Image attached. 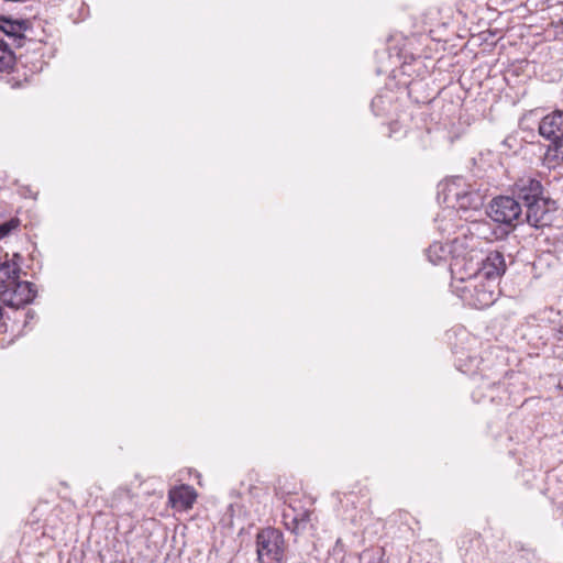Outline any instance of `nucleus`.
Wrapping results in <instances>:
<instances>
[{
  "instance_id": "4468645a",
  "label": "nucleus",
  "mask_w": 563,
  "mask_h": 563,
  "mask_svg": "<svg viewBox=\"0 0 563 563\" xmlns=\"http://www.w3.org/2000/svg\"><path fill=\"white\" fill-rule=\"evenodd\" d=\"M484 205V195L478 190L474 189L470 191L466 197L463 198L454 208L463 211L467 210H478Z\"/></svg>"
},
{
  "instance_id": "6e6552de",
  "label": "nucleus",
  "mask_w": 563,
  "mask_h": 563,
  "mask_svg": "<svg viewBox=\"0 0 563 563\" xmlns=\"http://www.w3.org/2000/svg\"><path fill=\"white\" fill-rule=\"evenodd\" d=\"M539 134L551 141L559 142L563 139V111L555 110L545 117L539 123Z\"/></svg>"
},
{
  "instance_id": "9b49d317",
  "label": "nucleus",
  "mask_w": 563,
  "mask_h": 563,
  "mask_svg": "<svg viewBox=\"0 0 563 563\" xmlns=\"http://www.w3.org/2000/svg\"><path fill=\"white\" fill-rule=\"evenodd\" d=\"M196 498V490L189 485L174 487L168 493V501L170 506L177 510L191 508Z\"/></svg>"
},
{
  "instance_id": "4be33fe9",
  "label": "nucleus",
  "mask_w": 563,
  "mask_h": 563,
  "mask_svg": "<svg viewBox=\"0 0 563 563\" xmlns=\"http://www.w3.org/2000/svg\"><path fill=\"white\" fill-rule=\"evenodd\" d=\"M556 35H562L563 36V21H561L556 26Z\"/></svg>"
},
{
  "instance_id": "1a4fd4ad",
  "label": "nucleus",
  "mask_w": 563,
  "mask_h": 563,
  "mask_svg": "<svg viewBox=\"0 0 563 563\" xmlns=\"http://www.w3.org/2000/svg\"><path fill=\"white\" fill-rule=\"evenodd\" d=\"M474 275L471 274L468 277L470 285L465 286L466 291L470 294L465 299L468 303L476 309H484L489 307L495 301V292L487 289L483 283H473Z\"/></svg>"
},
{
  "instance_id": "0eeeda50",
  "label": "nucleus",
  "mask_w": 563,
  "mask_h": 563,
  "mask_svg": "<svg viewBox=\"0 0 563 563\" xmlns=\"http://www.w3.org/2000/svg\"><path fill=\"white\" fill-rule=\"evenodd\" d=\"M507 269L506 258L500 251H489L482 260L479 267L473 274L487 280L499 279Z\"/></svg>"
},
{
  "instance_id": "423d86ee",
  "label": "nucleus",
  "mask_w": 563,
  "mask_h": 563,
  "mask_svg": "<svg viewBox=\"0 0 563 563\" xmlns=\"http://www.w3.org/2000/svg\"><path fill=\"white\" fill-rule=\"evenodd\" d=\"M36 295L34 285L29 282H20L19 278L1 295L2 303L9 307L20 308L30 303Z\"/></svg>"
},
{
  "instance_id": "6ab92c4d",
  "label": "nucleus",
  "mask_w": 563,
  "mask_h": 563,
  "mask_svg": "<svg viewBox=\"0 0 563 563\" xmlns=\"http://www.w3.org/2000/svg\"><path fill=\"white\" fill-rule=\"evenodd\" d=\"M547 154L556 162L559 166H563V139L559 142L551 143L548 147Z\"/></svg>"
},
{
  "instance_id": "39448f33",
  "label": "nucleus",
  "mask_w": 563,
  "mask_h": 563,
  "mask_svg": "<svg viewBox=\"0 0 563 563\" xmlns=\"http://www.w3.org/2000/svg\"><path fill=\"white\" fill-rule=\"evenodd\" d=\"M511 191L512 196L521 203V206L545 196L542 181L537 176L531 175L518 178L515 181Z\"/></svg>"
},
{
  "instance_id": "7ed1b4c3",
  "label": "nucleus",
  "mask_w": 563,
  "mask_h": 563,
  "mask_svg": "<svg viewBox=\"0 0 563 563\" xmlns=\"http://www.w3.org/2000/svg\"><path fill=\"white\" fill-rule=\"evenodd\" d=\"M0 31L4 33L7 36L5 41L14 46V48H23L26 41H30V44H35V42H32L34 34L33 23L27 19L0 15ZM36 45L40 44L36 43Z\"/></svg>"
},
{
  "instance_id": "20e7f679",
  "label": "nucleus",
  "mask_w": 563,
  "mask_h": 563,
  "mask_svg": "<svg viewBox=\"0 0 563 563\" xmlns=\"http://www.w3.org/2000/svg\"><path fill=\"white\" fill-rule=\"evenodd\" d=\"M526 212L523 213L522 223L541 229L551 224L553 212L555 211V202L543 196L536 201L523 205Z\"/></svg>"
},
{
  "instance_id": "dca6fc26",
  "label": "nucleus",
  "mask_w": 563,
  "mask_h": 563,
  "mask_svg": "<svg viewBox=\"0 0 563 563\" xmlns=\"http://www.w3.org/2000/svg\"><path fill=\"white\" fill-rule=\"evenodd\" d=\"M14 46L8 41L0 40V71L10 70L15 62Z\"/></svg>"
},
{
  "instance_id": "2eb2a0df",
  "label": "nucleus",
  "mask_w": 563,
  "mask_h": 563,
  "mask_svg": "<svg viewBox=\"0 0 563 563\" xmlns=\"http://www.w3.org/2000/svg\"><path fill=\"white\" fill-rule=\"evenodd\" d=\"M451 254V246L441 242H434L427 250V257L432 264L445 261Z\"/></svg>"
},
{
  "instance_id": "f3484780",
  "label": "nucleus",
  "mask_w": 563,
  "mask_h": 563,
  "mask_svg": "<svg viewBox=\"0 0 563 563\" xmlns=\"http://www.w3.org/2000/svg\"><path fill=\"white\" fill-rule=\"evenodd\" d=\"M310 516L311 512L309 510L295 514L291 518V522H286V526L292 532L298 533L300 530L306 528L307 522L310 520Z\"/></svg>"
},
{
  "instance_id": "412c9836",
  "label": "nucleus",
  "mask_w": 563,
  "mask_h": 563,
  "mask_svg": "<svg viewBox=\"0 0 563 563\" xmlns=\"http://www.w3.org/2000/svg\"><path fill=\"white\" fill-rule=\"evenodd\" d=\"M499 382L496 380V379H489V378H484L482 377V382L481 384L478 385V388L479 389H484L486 387H490V386H496Z\"/></svg>"
},
{
  "instance_id": "9d476101",
  "label": "nucleus",
  "mask_w": 563,
  "mask_h": 563,
  "mask_svg": "<svg viewBox=\"0 0 563 563\" xmlns=\"http://www.w3.org/2000/svg\"><path fill=\"white\" fill-rule=\"evenodd\" d=\"M32 42L38 43L36 44H30V41H26V44L23 48H25L24 53L20 54L21 58H25V63L30 64L32 66L33 70H42L43 66L46 64L45 62V51H46V43L43 40V37H38L36 31L34 30L33 40Z\"/></svg>"
},
{
  "instance_id": "f257e3e1",
  "label": "nucleus",
  "mask_w": 563,
  "mask_h": 563,
  "mask_svg": "<svg viewBox=\"0 0 563 563\" xmlns=\"http://www.w3.org/2000/svg\"><path fill=\"white\" fill-rule=\"evenodd\" d=\"M256 552L260 563H280L285 554V540L280 530L262 529L256 536Z\"/></svg>"
},
{
  "instance_id": "f8f14e48",
  "label": "nucleus",
  "mask_w": 563,
  "mask_h": 563,
  "mask_svg": "<svg viewBox=\"0 0 563 563\" xmlns=\"http://www.w3.org/2000/svg\"><path fill=\"white\" fill-rule=\"evenodd\" d=\"M474 189V186L466 183L463 177H454L446 184L444 200L454 207Z\"/></svg>"
},
{
  "instance_id": "a211bd4d",
  "label": "nucleus",
  "mask_w": 563,
  "mask_h": 563,
  "mask_svg": "<svg viewBox=\"0 0 563 563\" xmlns=\"http://www.w3.org/2000/svg\"><path fill=\"white\" fill-rule=\"evenodd\" d=\"M360 563H388L384 549H366L360 555Z\"/></svg>"
},
{
  "instance_id": "f03ea898",
  "label": "nucleus",
  "mask_w": 563,
  "mask_h": 563,
  "mask_svg": "<svg viewBox=\"0 0 563 563\" xmlns=\"http://www.w3.org/2000/svg\"><path fill=\"white\" fill-rule=\"evenodd\" d=\"M488 214L495 222L501 224L514 227L522 224V206L514 196L494 198L490 202Z\"/></svg>"
},
{
  "instance_id": "5701e85b",
  "label": "nucleus",
  "mask_w": 563,
  "mask_h": 563,
  "mask_svg": "<svg viewBox=\"0 0 563 563\" xmlns=\"http://www.w3.org/2000/svg\"><path fill=\"white\" fill-rule=\"evenodd\" d=\"M558 387L563 390V376L559 379Z\"/></svg>"
},
{
  "instance_id": "aec40b11",
  "label": "nucleus",
  "mask_w": 563,
  "mask_h": 563,
  "mask_svg": "<svg viewBox=\"0 0 563 563\" xmlns=\"http://www.w3.org/2000/svg\"><path fill=\"white\" fill-rule=\"evenodd\" d=\"M19 227L18 219H11L0 224V240L5 238L12 230Z\"/></svg>"
},
{
  "instance_id": "ddd939ff",
  "label": "nucleus",
  "mask_w": 563,
  "mask_h": 563,
  "mask_svg": "<svg viewBox=\"0 0 563 563\" xmlns=\"http://www.w3.org/2000/svg\"><path fill=\"white\" fill-rule=\"evenodd\" d=\"M20 271L19 264L14 261L0 263V296L19 278Z\"/></svg>"
}]
</instances>
